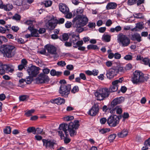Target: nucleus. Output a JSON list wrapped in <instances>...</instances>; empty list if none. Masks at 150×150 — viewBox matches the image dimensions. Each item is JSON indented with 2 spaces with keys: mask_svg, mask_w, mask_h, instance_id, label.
Here are the masks:
<instances>
[{
  "mask_svg": "<svg viewBox=\"0 0 150 150\" xmlns=\"http://www.w3.org/2000/svg\"><path fill=\"white\" fill-rule=\"evenodd\" d=\"M79 122L76 120L74 122H70L68 125L66 124H60L59 126V130L58 131L59 135L62 139H64V142L66 144L69 143L71 141L70 139L68 138L69 135L67 131L69 133L71 137H73L76 134V130L79 127Z\"/></svg>",
  "mask_w": 150,
  "mask_h": 150,
  "instance_id": "nucleus-1",
  "label": "nucleus"
},
{
  "mask_svg": "<svg viewBox=\"0 0 150 150\" xmlns=\"http://www.w3.org/2000/svg\"><path fill=\"white\" fill-rule=\"evenodd\" d=\"M0 51L2 52L8 58L14 57L16 54V48L11 45H3L0 47Z\"/></svg>",
  "mask_w": 150,
  "mask_h": 150,
  "instance_id": "nucleus-2",
  "label": "nucleus"
},
{
  "mask_svg": "<svg viewBox=\"0 0 150 150\" xmlns=\"http://www.w3.org/2000/svg\"><path fill=\"white\" fill-rule=\"evenodd\" d=\"M61 86L59 88V92L61 96L64 97H67L70 93L71 89V85L67 84L64 80H61L59 81Z\"/></svg>",
  "mask_w": 150,
  "mask_h": 150,
  "instance_id": "nucleus-3",
  "label": "nucleus"
},
{
  "mask_svg": "<svg viewBox=\"0 0 150 150\" xmlns=\"http://www.w3.org/2000/svg\"><path fill=\"white\" fill-rule=\"evenodd\" d=\"M108 88H104L100 89L95 93V96L98 100H101L108 97L110 94Z\"/></svg>",
  "mask_w": 150,
  "mask_h": 150,
  "instance_id": "nucleus-4",
  "label": "nucleus"
},
{
  "mask_svg": "<svg viewBox=\"0 0 150 150\" xmlns=\"http://www.w3.org/2000/svg\"><path fill=\"white\" fill-rule=\"evenodd\" d=\"M145 80L144 74L142 72L136 70L134 72L133 76L132 79V81L134 84H139L143 82Z\"/></svg>",
  "mask_w": 150,
  "mask_h": 150,
  "instance_id": "nucleus-5",
  "label": "nucleus"
},
{
  "mask_svg": "<svg viewBox=\"0 0 150 150\" xmlns=\"http://www.w3.org/2000/svg\"><path fill=\"white\" fill-rule=\"evenodd\" d=\"M117 38L118 42L123 47L127 46L130 43L129 38L122 33L118 34Z\"/></svg>",
  "mask_w": 150,
  "mask_h": 150,
  "instance_id": "nucleus-6",
  "label": "nucleus"
},
{
  "mask_svg": "<svg viewBox=\"0 0 150 150\" xmlns=\"http://www.w3.org/2000/svg\"><path fill=\"white\" fill-rule=\"evenodd\" d=\"M120 118L117 116L112 115L107 120V123L110 126L114 127L118 124L119 122Z\"/></svg>",
  "mask_w": 150,
  "mask_h": 150,
  "instance_id": "nucleus-7",
  "label": "nucleus"
},
{
  "mask_svg": "<svg viewBox=\"0 0 150 150\" xmlns=\"http://www.w3.org/2000/svg\"><path fill=\"white\" fill-rule=\"evenodd\" d=\"M74 21V23L79 24L81 26H84L87 23L88 19L84 15L79 16L75 18Z\"/></svg>",
  "mask_w": 150,
  "mask_h": 150,
  "instance_id": "nucleus-8",
  "label": "nucleus"
},
{
  "mask_svg": "<svg viewBox=\"0 0 150 150\" xmlns=\"http://www.w3.org/2000/svg\"><path fill=\"white\" fill-rule=\"evenodd\" d=\"M40 68L34 66H31L29 67L27 71L29 75L32 77H36L39 73Z\"/></svg>",
  "mask_w": 150,
  "mask_h": 150,
  "instance_id": "nucleus-9",
  "label": "nucleus"
},
{
  "mask_svg": "<svg viewBox=\"0 0 150 150\" xmlns=\"http://www.w3.org/2000/svg\"><path fill=\"white\" fill-rule=\"evenodd\" d=\"M48 76L44 74L41 73L40 74L38 77L35 79L36 82L37 84L46 83L49 81Z\"/></svg>",
  "mask_w": 150,
  "mask_h": 150,
  "instance_id": "nucleus-10",
  "label": "nucleus"
},
{
  "mask_svg": "<svg viewBox=\"0 0 150 150\" xmlns=\"http://www.w3.org/2000/svg\"><path fill=\"white\" fill-rule=\"evenodd\" d=\"M45 48L49 53L53 55L54 58H57L58 57L56 52V48L54 46L47 45L45 46Z\"/></svg>",
  "mask_w": 150,
  "mask_h": 150,
  "instance_id": "nucleus-11",
  "label": "nucleus"
},
{
  "mask_svg": "<svg viewBox=\"0 0 150 150\" xmlns=\"http://www.w3.org/2000/svg\"><path fill=\"white\" fill-rule=\"evenodd\" d=\"M99 106L98 104H95L92 107L88 112V114L92 116H95L99 111Z\"/></svg>",
  "mask_w": 150,
  "mask_h": 150,
  "instance_id": "nucleus-12",
  "label": "nucleus"
},
{
  "mask_svg": "<svg viewBox=\"0 0 150 150\" xmlns=\"http://www.w3.org/2000/svg\"><path fill=\"white\" fill-rule=\"evenodd\" d=\"M43 145L47 149H53V146L55 143L52 141L43 139L42 140Z\"/></svg>",
  "mask_w": 150,
  "mask_h": 150,
  "instance_id": "nucleus-13",
  "label": "nucleus"
},
{
  "mask_svg": "<svg viewBox=\"0 0 150 150\" xmlns=\"http://www.w3.org/2000/svg\"><path fill=\"white\" fill-rule=\"evenodd\" d=\"M117 74V71L115 69L111 68L107 71L106 75L108 78L110 79L113 78Z\"/></svg>",
  "mask_w": 150,
  "mask_h": 150,
  "instance_id": "nucleus-14",
  "label": "nucleus"
},
{
  "mask_svg": "<svg viewBox=\"0 0 150 150\" xmlns=\"http://www.w3.org/2000/svg\"><path fill=\"white\" fill-rule=\"evenodd\" d=\"M59 6L60 11L63 13L66 14L69 12V8L65 4L60 3L59 4Z\"/></svg>",
  "mask_w": 150,
  "mask_h": 150,
  "instance_id": "nucleus-15",
  "label": "nucleus"
},
{
  "mask_svg": "<svg viewBox=\"0 0 150 150\" xmlns=\"http://www.w3.org/2000/svg\"><path fill=\"white\" fill-rule=\"evenodd\" d=\"M65 100L64 98H58L54 99H52L51 100V102L57 104V105H60L65 103Z\"/></svg>",
  "mask_w": 150,
  "mask_h": 150,
  "instance_id": "nucleus-16",
  "label": "nucleus"
},
{
  "mask_svg": "<svg viewBox=\"0 0 150 150\" xmlns=\"http://www.w3.org/2000/svg\"><path fill=\"white\" fill-rule=\"evenodd\" d=\"M56 26V24L54 20H50L46 24V26L47 28L50 30L54 29Z\"/></svg>",
  "mask_w": 150,
  "mask_h": 150,
  "instance_id": "nucleus-17",
  "label": "nucleus"
},
{
  "mask_svg": "<svg viewBox=\"0 0 150 150\" xmlns=\"http://www.w3.org/2000/svg\"><path fill=\"white\" fill-rule=\"evenodd\" d=\"M13 6L11 4H3L0 8L4 9L6 11H9L11 10L13 8Z\"/></svg>",
  "mask_w": 150,
  "mask_h": 150,
  "instance_id": "nucleus-18",
  "label": "nucleus"
},
{
  "mask_svg": "<svg viewBox=\"0 0 150 150\" xmlns=\"http://www.w3.org/2000/svg\"><path fill=\"white\" fill-rule=\"evenodd\" d=\"M28 29L30 31L32 37H39V34L38 33V30L33 28V27L30 26L28 28Z\"/></svg>",
  "mask_w": 150,
  "mask_h": 150,
  "instance_id": "nucleus-19",
  "label": "nucleus"
},
{
  "mask_svg": "<svg viewBox=\"0 0 150 150\" xmlns=\"http://www.w3.org/2000/svg\"><path fill=\"white\" fill-rule=\"evenodd\" d=\"M122 97L116 98L114 99L111 102V105L115 106L118 104L122 102Z\"/></svg>",
  "mask_w": 150,
  "mask_h": 150,
  "instance_id": "nucleus-20",
  "label": "nucleus"
},
{
  "mask_svg": "<svg viewBox=\"0 0 150 150\" xmlns=\"http://www.w3.org/2000/svg\"><path fill=\"white\" fill-rule=\"evenodd\" d=\"M149 146L150 147V137L145 141L143 146L142 149V150H147L149 149Z\"/></svg>",
  "mask_w": 150,
  "mask_h": 150,
  "instance_id": "nucleus-21",
  "label": "nucleus"
},
{
  "mask_svg": "<svg viewBox=\"0 0 150 150\" xmlns=\"http://www.w3.org/2000/svg\"><path fill=\"white\" fill-rule=\"evenodd\" d=\"M117 6V4L116 3L113 2H110L106 6V8L108 10L114 9L116 8Z\"/></svg>",
  "mask_w": 150,
  "mask_h": 150,
  "instance_id": "nucleus-22",
  "label": "nucleus"
},
{
  "mask_svg": "<svg viewBox=\"0 0 150 150\" xmlns=\"http://www.w3.org/2000/svg\"><path fill=\"white\" fill-rule=\"evenodd\" d=\"M112 86H111L109 89H108L110 93L114 92L117 91L118 88V84H114L112 83Z\"/></svg>",
  "mask_w": 150,
  "mask_h": 150,
  "instance_id": "nucleus-23",
  "label": "nucleus"
},
{
  "mask_svg": "<svg viewBox=\"0 0 150 150\" xmlns=\"http://www.w3.org/2000/svg\"><path fill=\"white\" fill-rule=\"evenodd\" d=\"M74 27L76 28V31L79 33H81L83 30V29L82 27L83 26H81L79 24L74 23Z\"/></svg>",
  "mask_w": 150,
  "mask_h": 150,
  "instance_id": "nucleus-24",
  "label": "nucleus"
},
{
  "mask_svg": "<svg viewBox=\"0 0 150 150\" xmlns=\"http://www.w3.org/2000/svg\"><path fill=\"white\" fill-rule=\"evenodd\" d=\"M76 44L78 46V49L80 50L83 51L85 50V47L82 45L83 44V41L82 40L78 41L76 42Z\"/></svg>",
  "mask_w": 150,
  "mask_h": 150,
  "instance_id": "nucleus-25",
  "label": "nucleus"
},
{
  "mask_svg": "<svg viewBox=\"0 0 150 150\" xmlns=\"http://www.w3.org/2000/svg\"><path fill=\"white\" fill-rule=\"evenodd\" d=\"M111 37V36L109 35L104 34L102 36V39L103 41L108 42L110 40Z\"/></svg>",
  "mask_w": 150,
  "mask_h": 150,
  "instance_id": "nucleus-26",
  "label": "nucleus"
},
{
  "mask_svg": "<svg viewBox=\"0 0 150 150\" xmlns=\"http://www.w3.org/2000/svg\"><path fill=\"white\" fill-rule=\"evenodd\" d=\"M132 39L133 40H136L139 42L141 41V37L140 35L137 33H134L132 35Z\"/></svg>",
  "mask_w": 150,
  "mask_h": 150,
  "instance_id": "nucleus-27",
  "label": "nucleus"
},
{
  "mask_svg": "<svg viewBox=\"0 0 150 150\" xmlns=\"http://www.w3.org/2000/svg\"><path fill=\"white\" fill-rule=\"evenodd\" d=\"M50 74L53 76H59L61 75L62 72L61 71H57L54 69H52L50 72Z\"/></svg>",
  "mask_w": 150,
  "mask_h": 150,
  "instance_id": "nucleus-28",
  "label": "nucleus"
},
{
  "mask_svg": "<svg viewBox=\"0 0 150 150\" xmlns=\"http://www.w3.org/2000/svg\"><path fill=\"white\" fill-rule=\"evenodd\" d=\"M128 134V132L126 130H123L121 132L117 134V135L119 137L123 138L126 137Z\"/></svg>",
  "mask_w": 150,
  "mask_h": 150,
  "instance_id": "nucleus-29",
  "label": "nucleus"
},
{
  "mask_svg": "<svg viewBox=\"0 0 150 150\" xmlns=\"http://www.w3.org/2000/svg\"><path fill=\"white\" fill-rule=\"evenodd\" d=\"M115 69L116 71H117V74L119 73H120V74H121L124 72L125 69V68L120 66H118L117 68H115Z\"/></svg>",
  "mask_w": 150,
  "mask_h": 150,
  "instance_id": "nucleus-30",
  "label": "nucleus"
},
{
  "mask_svg": "<svg viewBox=\"0 0 150 150\" xmlns=\"http://www.w3.org/2000/svg\"><path fill=\"white\" fill-rule=\"evenodd\" d=\"M3 68L5 69L7 72L12 73L14 71L13 69L12 68L6 65H4Z\"/></svg>",
  "mask_w": 150,
  "mask_h": 150,
  "instance_id": "nucleus-31",
  "label": "nucleus"
},
{
  "mask_svg": "<svg viewBox=\"0 0 150 150\" xmlns=\"http://www.w3.org/2000/svg\"><path fill=\"white\" fill-rule=\"evenodd\" d=\"M69 38V36L68 33H64L60 37V39L63 41H66Z\"/></svg>",
  "mask_w": 150,
  "mask_h": 150,
  "instance_id": "nucleus-32",
  "label": "nucleus"
},
{
  "mask_svg": "<svg viewBox=\"0 0 150 150\" xmlns=\"http://www.w3.org/2000/svg\"><path fill=\"white\" fill-rule=\"evenodd\" d=\"M72 37V42L73 43H76L77 41L80 40L79 35H73Z\"/></svg>",
  "mask_w": 150,
  "mask_h": 150,
  "instance_id": "nucleus-33",
  "label": "nucleus"
},
{
  "mask_svg": "<svg viewBox=\"0 0 150 150\" xmlns=\"http://www.w3.org/2000/svg\"><path fill=\"white\" fill-rule=\"evenodd\" d=\"M27 131L28 133L32 132L34 134H36L37 133L35 132V128L34 127H29L27 129Z\"/></svg>",
  "mask_w": 150,
  "mask_h": 150,
  "instance_id": "nucleus-34",
  "label": "nucleus"
},
{
  "mask_svg": "<svg viewBox=\"0 0 150 150\" xmlns=\"http://www.w3.org/2000/svg\"><path fill=\"white\" fill-rule=\"evenodd\" d=\"M42 4L44 5L45 7H48L51 6L52 4V2L50 1H45L42 3Z\"/></svg>",
  "mask_w": 150,
  "mask_h": 150,
  "instance_id": "nucleus-35",
  "label": "nucleus"
},
{
  "mask_svg": "<svg viewBox=\"0 0 150 150\" xmlns=\"http://www.w3.org/2000/svg\"><path fill=\"white\" fill-rule=\"evenodd\" d=\"M21 16L20 15L18 14H15L12 17L13 19L17 21H20L21 19Z\"/></svg>",
  "mask_w": 150,
  "mask_h": 150,
  "instance_id": "nucleus-36",
  "label": "nucleus"
},
{
  "mask_svg": "<svg viewBox=\"0 0 150 150\" xmlns=\"http://www.w3.org/2000/svg\"><path fill=\"white\" fill-rule=\"evenodd\" d=\"M149 60L147 58H143L142 60L141 61L142 63L144 64L145 65H147L148 64L149 62Z\"/></svg>",
  "mask_w": 150,
  "mask_h": 150,
  "instance_id": "nucleus-37",
  "label": "nucleus"
},
{
  "mask_svg": "<svg viewBox=\"0 0 150 150\" xmlns=\"http://www.w3.org/2000/svg\"><path fill=\"white\" fill-rule=\"evenodd\" d=\"M87 48L89 49H94V50H96L98 49L97 45H88L87 47Z\"/></svg>",
  "mask_w": 150,
  "mask_h": 150,
  "instance_id": "nucleus-38",
  "label": "nucleus"
},
{
  "mask_svg": "<svg viewBox=\"0 0 150 150\" xmlns=\"http://www.w3.org/2000/svg\"><path fill=\"white\" fill-rule=\"evenodd\" d=\"M57 64L59 66L64 67L66 65V63L65 61L61 60L57 62Z\"/></svg>",
  "mask_w": 150,
  "mask_h": 150,
  "instance_id": "nucleus-39",
  "label": "nucleus"
},
{
  "mask_svg": "<svg viewBox=\"0 0 150 150\" xmlns=\"http://www.w3.org/2000/svg\"><path fill=\"white\" fill-rule=\"evenodd\" d=\"M35 130L37 134H44V132H43V129L39 127L35 128Z\"/></svg>",
  "mask_w": 150,
  "mask_h": 150,
  "instance_id": "nucleus-40",
  "label": "nucleus"
},
{
  "mask_svg": "<svg viewBox=\"0 0 150 150\" xmlns=\"http://www.w3.org/2000/svg\"><path fill=\"white\" fill-rule=\"evenodd\" d=\"M116 137V134H113L110 135L108 137L109 140L110 142H112Z\"/></svg>",
  "mask_w": 150,
  "mask_h": 150,
  "instance_id": "nucleus-41",
  "label": "nucleus"
},
{
  "mask_svg": "<svg viewBox=\"0 0 150 150\" xmlns=\"http://www.w3.org/2000/svg\"><path fill=\"white\" fill-rule=\"evenodd\" d=\"M35 111V110L34 109H32L30 110H28L25 113V115L27 116H30L32 115Z\"/></svg>",
  "mask_w": 150,
  "mask_h": 150,
  "instance_id": "nucleus-42",
  "label": "nucleus"
},
{
  "mask_svg": "<svg viewBox=\"0 0 150 150\" xmlns=\"http://www.w3.org/2000/svg\"><path fill=\"white\" fill-rule=\"evenodd\" d=\"M33 77L29 76L28 78H27L25 80V81L26 83L27 84L30 83L32 81Z\"/></svg>",
  "mask_w": 150,
  "mask_h": 150,
  "instance_id": "nucleus-43",
  "label": "nucleus"
},
{
  "mask_svg": "<svg viewBox=\"0 0 150 150\" xmlns=\"http://www.w3.org/2000/svg\"><path fill=\"white\" fill-rule=\"evenodd\" d=\"M123 78H120L118 80L114 81L112 82V83L114 84H118V83H121L123 80Z\"/></svg>",
  "mask_w": 150,
  "mask_h": 150,
  "instance_id": "nucleus-44",
  "label": "nucleus"
},
{
  "mask_svg": "<svg viewBox=\"0 0 150 150\" xmlns=\"http://www.w3.org/2000/svg\"><path fill=\"white\" fill-rule=\"evenodd\" d=\"M4 132L6 134H10L11 132V128L10 127H7L4 129Z\"/></svg>",
  "mask_w": 150,
  "mask_h": 150,
  "instance_id": "nucleus-45",
  "label": "nucleus"
},
{
  "mask_svg": "<svg viewBox=\"0 0 150 150\" xmlns=\"http://www.w3.org/2000/svg\"><path fill=\"white\" fill-rule=\"evenodd\" d=\"M134 16L135 18H143L142 14L140 13L135 14Z\"/></svg>",
  "mask_w": 150,
  "mask_h": 150,
  "instance_id": "nucleus-46",
  "label": "nucleus"
},
{
  "mask_svg": "<svg viewBox=\"0 0 150 150\" xmlns=\"http://www.w3.org/2000/svg\"><path fill=\"white\" fill-rule=\"evenodd\" d=\"M79 88L77 86H74L71 91L72 93H74L79 91Z\"/></svg>",
  "mask_w": 150,
  "mask_h": 150,
  "instance_id": "nucleus-47",
  "label": "nucleus"
},
{
  "mask_svg": "<svg viewBox=\"0 0 150 150\" xmlns=\"http://www.w3.org/2000/svg\"><path fill=\"white\" fill-rule=\"evenodd\" d=\"M110 131V129L108 128L103 129L100 130V133L104 134L107 132H108Z\"/></svg>",
  "mask_w": 150,
  "mask_h": 150,
  "instance_id": "nucleus-48",
  "label": "nucleus"
},
{
  "mask_svg": "<svg viewBox=\"0 0 150 150\" xmlns=\"http://www.w3.org/2000/svg\"><path fill=\"white\" fill-rule=\"evenodd\" d=\"M116 112L117 114H120L122 112V110L121 108L118 107H117L115 108Z\"/></svg>",
  "mask_w": 150,
  "mask_h": 150,
  "instance_id": "nucleus-49",
  "label": "nucleus"
},
{
  "mask_svg": "<svg viewBox=\"0 0 150 150\" xmlns=\"http://www.w3.org/2000/svg\"><path fill=\"white\" fill-rule=\"evenodd\" d=\"M124 59L127 60H129L132 59V56L129 54L126 55L124 57Z\"/></svg>",
  "mask_w": 150,
  "mask_h": 150,
  "instance_id": "nucleus-50",
  "label": "nucleus"
},
{
  "mask_svg": "<svg viewBox=\"0 0 150 150\" xmlns=\"http://www.w3.org/2000/svg\"><path fill=\"white\" fill-rule=\"evenodd\" d=\"M137 0H128V4L129 5H131L136 3Z\"/></svg>",
  "mask_w": 150,
  "mask_h": 150,
  "instance_id": "nucleus-51",
  "label": "nucleus"
},
{
  "mask_svg": "<svg viewBox=\"0 0 150 150\" xmlns=\"http://www.w3.org/2000/svg\"><path fill=\"white\" fill-rule=\"evenodd\" d=\"M72 23L71 22L67 21L65 24L66 28H69L71 27Z\"/></svg>",
  "mask_w": 150,
  "mask_h": 150,
  "instance_id": "nucleus-52",
  "label": "nucleus"
},
{
  "mask_svg": "<svg viewBox=\"0 0 150 150\" xmlns=\"http://www.w3.org/2000/svg\"><path fill=\"white\" fill-rule=\"evenodd\" d=\"M107 121V120L105 117H103L100 120V122L102 125L104 124Z\"/></svg>",
  "mask_w": 150,
  "mask_h": 150,
  "instance_id": "nucleus-53",
  "label": "nucleus"
},
{
  "mask_svg": "<svg viewBox=\"0 0 150 150\" xmlns=\"http://www.w3.org/2000/svg\"><path fill=\"white\" fill-rule=\"evenodd\" d=\"M88 26L90 28H95L96 24L95 23H89Z\"/></svg>",
  "mask_w": 150,
  "mask_h": 150,
  "instance_id": "nucleus-54",
  "label": "nucleus"
},
{
  "mask_svg": "<svg viewBox=\"0 0 150 150\" xmlns=\"http://www.w3.org/2000/svg\"><path fill=\"white\" fill-rule=\"evenodd\" d=\"M129 117V114L128 113L124 112L122 115V117L123 118V121H124L125 119H127Z\"/></svg>",
  "mask_w": 150,
  "mask_h": 150,
  "instance_id": "nucleus-55",
  "label": "nucleus"
},
{
  "mask_svg": "<svg viewBox=\"0 0 150 150\" xmlns=\"http://www.w3.org/2000/svg\"><path fill=\"white\" fill-rule=\"evenodd\" d=\"M92 75L94 76H96L98 75L99 73L98 70H97L95 69L93 70L92 71Z\"/></svg>",
  "mask_w": 150,
  "mask_h": 150,
  "instance_id": "nucleus-56",
  "label": "nucleus"
},
{
  "mask_svg": "<svg viewBox=\"0 0 150 150\" xmlns=\"http://www.w3.org/2000/svg\"><path fill=\"white\" fill-rule=\"evenodd\" d=\"M27 96L25 95L21 96L19 97V100L21 101H24L27 98Z\"/></svg>",
  "mask_w": 150,
  "mask_h": 150,
  "instance_id": "nucleus-57",
  "label": "nucleus"
},
{
  "mask_svg": "<svg viewBox=\"0 0 150 150\" xmlns=\"http://www.w3.org/2000/svg\"><path fill=\"white\" fill-rule=\"evenodd\" d=\"M79 77L81 79L85 80L86 79V77L84 73H81L79 74Z\"/></svg>",
  "mask_w": 150,
  "mask_h": 150,
  "instance_id": "nucleus-58",
  "label": "nucleus"
},
{
  "mask_svg": "<svg viewBox=\"0 0 150 150\" xmlns=\"http://www.w3.org/2000/svg\"><path fill=\"white\" fill-rule=\"evenodd\" d=\"M6 32V28L0 26V33H5Z\"/></svg>",
  "mask_w": 150,
  "mask_h": 150,
  "instance_id": "nucleus-59",
  "label": "nucleus"
},
{
  "mask_svg": "<svg viewBox=\"0 0 150 150\" xmlns=\"http://www.w3.org/2000/svg\"><path fill=\"white\" fill-rule=\"evenodd\" d=\"M114 57L115 59H119L121 57V55L120 54L118 53H116L114 54Z\"/></svg>",
  "mask_w": 150,
  "mask_h": 150,
  "instance_id": "nucleus-60",
  "label": "nucleus"
},
{
  "mask_svg": "<svg viewBox=\"0 0 150 150\" xmlns=\"http://www.w3.org/2000/svg\"><path fill=\"white\" fill-rule=\"evenodd\" d=\"M136 27L139 29H142L144 28L142 24L140 23H137Z\"/></svg>",
  "mask_w": 150,
  "mask_h": 150,
  "instance_id": "nucleus-61",
  "label": "nucleus"
},
{
  "mask_svg": "<svg viewBox=\"0 0 150 150\" xmlns=\"http://www.w3.org/2000/svg\"><path fill=\"white\" fill-rule=\"evenodd\" d=\"M43 74H47L49 73L50 71V70L47 68H45L43 69Z\"/></svg>",
  "mask_w": 150,
  "mask_h": 150,
  "instance_id": "nucleus-62",
  "label": "nucleus"
},
{
  "mask_svg": "<svg viewBox=\"0 0 150 150\" xmlns=\"http://www.w3.org/2000/svg\"><path fill=\"white\" fill-rule=\"evenodd\" d=\"M112 24V22L111 20L109 19L107 20L106 23L105 25L106 26H110Z\"/></svg>",
  "mask_w": 150,
  "mask_h": 150,
  "instance_id": "nucleus-63",
  "label": "nucleus"
},
{
  "mask_svg": "<svg viewBox=\"0 0 150 150\" xmlns=\"http://www.w3.org/2000/svg\"><path fill=\"white\" fill-rule=\"evenodd\" d=\"M132 66L131 64H127L125 68V69L126 70H129L132 68Z\"/></svg>",
  "mask_w": 150,
  "mask_h": 150,
  "instance_id": "nucleus-64",
  "label": "nucleus"
}]
</instances>
